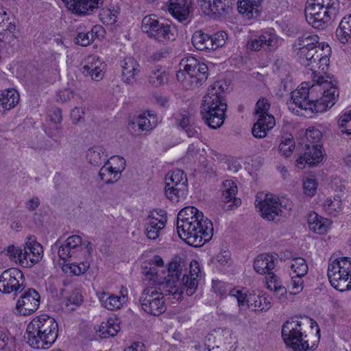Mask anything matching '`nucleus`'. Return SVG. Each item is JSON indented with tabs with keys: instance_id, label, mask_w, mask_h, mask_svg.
Returning a JSON list of instances; mask_svg holds the SVG:
<instances>
[{
	"instance_id": "1",
	"label": "nucleus",
	"mask_w": 351,
	"mask_h": 351,
	"mask_svg": "<svg viewBox=\"0 0 351 351\" xmlns=\"http://www.w3.org/2000/svg\"><path fill=\"white\" fill-rule=\"evenodd\" d=\"M177 232L189 245L200 247L213 235L212 221L194 206H186L177 215Z\"/></svg>"
},
{
	"instance_id": "2",
	"label": "nucleus",
	"mask_w": 351,
	"mask_h": 351,
	"mask_svg": "<svg viewBox=\"0 0 351 351\" xmlns=\"http://www.w3.org/2000/svg\"><path fill=\"white\" fill-rule=\"evenodd\" d=\"M227 85L223 81H216L210 86L202 99L200 113L206 124L212 129L220 128L224 123L227 102Z\"/></svg>"
},
{
	"instance_id": "3",
	"label": "nucleus",
	"mask_w": 351,
	"mask_h": 351,
	"mask_svg": "<svg viewBox=\"0 0 351 351\" xmlns=\"http://www.w3.org/2000/svg\"><path fill=\"white\" fill-rule=\"evenodd\" d=\"M58 335V326L51 317H38L33 319L26 328L23 336L26 343L34 349H48L56 341Z\"/></svg>"
},
{
	"instance_id": "4",
	"label": "nucleus",
	"mask_w": 351,
	"mask_h": 351,
	"mask_svg": "<svg viewBox=\"0 0 351 351\" xmlns=\"http://www.w3.org/2000/svg\"><path fill=\"white\" fill-rule=\"evenodd\" d=\"M315 84L308 87V106L306 110L313 112H323L335 104L339 91L331 82L324 80L323 76H319Z\"/></svg>"
},
{
	"instance_id": "5",
	"label": "nucleus",
	"mask_w": 351,
	"mask_h": 351,
	"mask_svg": "<svg viewBox=\"0 0 351 351\" xmlns=\"http://www.w3.org/2000/svg\"><path fill=\"white\" fill-rule=\"evenodd\" d=\"M338 0H308L305 8L306 20L316 29L326 28L338 13Z\"/></svg>"
},
{
	"instance_id": "6",
	"label": "nucleus",
	"mask_w": 351,
	"mask_h": 351,
	"mask_svg": "<svg viewBox=\"0 0 351 351\" xmlns=\"http://www.w3.org/2000/svg\"><path fill=\"white\" fill-rule=\"evenodd\" d=\"M142 267V274L145 276L143 280L147 281L150 285L158 286L159 290L165 291V294H175L178 292V282L181 276L179 267L180 265L175 262L169 265L167 277H158L156 267L149 264Z\"/></svg>"
},
{
	"instance_id": "7",
	"label": "nucleus",
	"mask_w": 351,
	"mask_h": 351,
	"mask_svg": "<svg viewBox=\"0 0 351 351\" xmlns=\"http://www.w3.org/2000/svg\"><path fill=\"white\" fill-rule=\"evenodd\" d=\"M181 65L184 70L176 73L178 80L181 81L182 86L186 89H194L202 86L208 79V66L199 62L194 57L183 59Z\"/></svg>"
},
{
	"instance_id": "8",
	"label": "nucleus",
	"mask_w": 351,
	"mask_h": 351,
	"mask_svg": "<svg viewBox=\"0 0 351 351\" xmlns=\"http://www.w3.org/2000/svg\"><path fill=\"white\" fill-rule=\"evenodd\" d=\"M141 29L149 38L162 43L176 39L175 27L156 15L145 16L142 20Z\"/></svg>"
},
{
	"instance_id": "9",
	"label": "nucleus",
	"mask_w": 351,
	"mask_h": 351,
	"mask_svg": "<svg viewBox=\"0 0 351 351\" xmlns=\"http://www.w3.org/2000/svg\"><path fill=\"white\" fill-rule=\"evenodd\" d=\"M328 277L331 285L337 290L348 289L351 287V258L341 257L330 261Z\"/></svg>"
},
{
	"instance_id": "10",
	"label": "nucleus",
	"mask_w": 351,
	"mask_h": 351,
	"mask_svg": "<svg viewBox=\"0 0 351 351\" xmlns=\"http://www.w3.org/2000/svg\"><path fill=\"white\" fill-rule=\"evenodd\" d=\"M263 195L261 193L257 196L255 205L263 219L273 221L276 217H285L287 212L291 209L290 204H284L285 199H279L271 194L265 195L264 199H262Z\"/></svg>"
},
{
	"instance_id": "11",
	"label": "nucleus",
	"mask_w": 351,
	"mask_h": 351,
	"mask_svg": "<svg viewBox=\"0 0 351 351\" xmlns=\"http://www.w3.org/2000/svg\"><path fill=\"white\" fill-rule=\"evenodd\" d=\"M302 330V322L299 320H287L282 326V338L286 346L294 351H306L309 349L306 335H304Z\"/></svg>"
},
{
	"instance_id": "12",
	"label": "nucleus",
	"mask_w": 351,
	"mask_h": 351,
	"mask_svg": "<svg viewBox=\"0 0 351 351\" xmlns=\"http://www.w3.org/2000/svg\"><path fill=\"white\" fill-rule=\"evenodd\" d=\"M19 279H22V271L17 268L5 270L0 276V291L4 293H14V300H16V304L12 311L19 316L21 315L22 306V293L19 295L22 292V289L19 290Z\"/></svg>"
},
{
	"instance_id": "13",
	"label": "nucleus",
	"mask_w": 351,
	"mask_h": 351,
	"mask_svg": "<svg viewBox=\"0 0 351 351\" xmlns=\"http://www.w3.org/2000/svg\"><path fill=\"white\" fill-rule=\"evenodd\" d=\"M188 191L186 175L181 169L169 173L166 176L165 195L172 202H178L184 198Z\"/></svg>"
},
{
	"instance_id": "14",
	"label": "nucleus",
	"mask_w": 351,
	"mask_h": 351,
	"mask_svg": "<svg viewBox=\"0 0 351 351\" xmlns=\"http://www.w3.org/2000/svg\"><path fill=\"white\" fill-rule=\"evenodd\" d=\"M158 291L156 287L145 288L139 298L141 308L147 313L159 316L165 312L167 306L162 290ZM163 292H165L163 291Z\"/></svg>"
},
{
	"instance_id": "15",
	"label": "nucleus",
	"mask_w": 351,
	"mask_h": 351,
	"mask_svg": "<svg viewBox=\"0 0 351 351\" xmlns=\"http://www.w3.org/2000/svg\"><path fill=\"white\" fill-rule=\"evenodd\" d=\"M319 40L318 36L309 32L303 33L295 40L293 47L302 64H308V60L322 47L323 43H319Z\"/></svg>"
},
{
	"instance_id": "16",
	"label": "nucleus",
	"mask_w": 351,
	"mask_h": 351,
	"mask_svg": "<svg viewBox=\"0 0 351 351\" xmlns=\"http://www.w3.org/2000/svg\"><path fill=\"white\" fill-rule=\"evenodd\" d=\"M202 11L214 19L225 17L232 11V0H197Z\"/></svg>"
},
{
	"instance_id": "17",
	"label": "nucleus",
	"mask_w": 351,
	"mask_h": 351,
	"mask_svg": "<svg viewBox=\"0 0 351 351\" xmlns=\"http://www.w3.org/2000/svg\"><path fill=\"white\" fill-rule=\"evenodd\" d=\"M43 256V246L36 241L35 237H27L23 246V267H32L40 261Z\"/></svg>"
},
{
	"instance_id": "18",
	"label": "nucleus",
	"mask_w": 351,
	"mask_h": 351,
	"mask_svg": "<svg viewBox=\"0 0 351 351\" xmlns=\"http://www.w3.org/2000/svg\"><path fill=\"white\" fill-rule=\"evenodd\" d=\"M278 36L269 32H265L259 36L250 40L247 43V47L252 51H259L261 48L265 51H272L278 47Z\"/></svg>"
},
{
	"instance_id": "19",
	"label": "nucleus",
	"mask_w": 351,
	"mask_h": 351,
	"mask_svg": "<svg viewBox=\"0 0 351 351\" xmlns=\"http://www.w3.org/2000/svg\"><path fill=\"white\" fill-rule=\"evenodd\" d=\"M237 190V186L233 181L227 180L223 182L221 199L224 203L223 208L225 210H233L241 205V199L236 197Z\"/></svg>"
},
{
	"instance_id": "20",
	"label": "nucleus",
	"mask_w": 351,
	"mask_h": 351,
	"mask_svg": "<svg viewBox=\"0 0 351 351\" xmlns=\"http://www.w3.org/2000/svg\"><path fill=\"white\" fill-rule=\"evenodd\" d=\"M122 80L127 84H133L137 81L140 73V64L132 57H127L121 62Z\"/></svg>"
},
{
	"instance_id": "21",
	"label": "nucleus",
	"mask_w": 351,
	"mask_h": 351,
	"mask_svg": "<svg viewBox=\"0 0 351 351\" xmlns=\"http://www.w3.org/2000/svg\"><path fill=\"white\" fill-rule=\"evenodd\" d=\"M331 53V49L328 45H322V47L313 55L311 60H308V64H304L306 66H311V70H313L315 65H318V68L322 73H326L329 66V56Z\"/></svg>"
},
{
	"instance_id": "22",
	"label": "nucleus",
	"mask_w": 351,
	"mask_h": 351,
	"mask_svg": "<svg viewBox=\"0 0 351 351\" xmlns=\"http://www.w3.org/2000/svg\"><path fill=\"white\" fill-rule=\"evenodd\" d=\"M68 8L78 14H90L103 4V0H66Z\"/></svg>"
},
{
	"instance_id": "23",
	"label": "nucleus",
	"mask_w": 351,
	"mask_h": 351,
	"mask_svg": "<svg viewBox=\"0 0 351 351\" xmlns=\"http://www.w3.org/2000/svg\"><path fill=\"white\" fill-rule=\"evenodd\" d=\"M278 255L276 253L261 254L258 255L254 262V268L256 272L264 274L271 273L278 262Z\"/></svg>"
},
{
	"instance_id": "24",
	"label": "nucleus",
	"mask_w": 351,
	"mask_h": 351,
	"mask_svg": "<svg viewBox=\"0 0 351 351\" xmlns=\"http://www.w3.org/2000/svg\"><path fill=\"white\" fill-rule=\"evenodd\" d=\"M169 11L179 21H185L191 12V0H169Z\"/></svg>"
},
{
	"instance_id": "25",
	"label": "nucleus",
	"mask_w": 351,
	"mask_h": 351,
	"mask_svg": "<svg viewBox=\"0 0 351 351\" xmlns=\"http://www.w3.org/2000/svg\"><path fill=\"white\" fill-rule=\"evenodd\" d=\"M322 148V146L305 144L304 153L299 156L297 162L301 165L308 164L310 167L316 165L322 161L323 158Z\"/></svg>"
},
{
	"instance_id": "26",
	"label": "nucleus",
	"mask_w": 351,
	"mask_h": 351,
	"mask_svg": "<svg viewBox=\"0 0 351 351\" xmlns=\"http://www.w3.org/2000/svg\"><path fill=\"white\" fill-rule=\"evenodd\" d=\"M104 65L96 56H90L82 66V71L84 75L90 76L95 81H99L104 77Z\"/></svg>"
},
{
	"instance_id": "27",
	"label": "nucleus",
	"mask_w": 351,
	"mask_h": 351,
	"mask_svg": "<svg viewBox=\"0 0 351 351\" xmlns=\"http://www.w3.org/2000/svg\"><path fill=\"white\" fill-rule=\"evenodd\" d=\"M258 120L254 123L252 133L256 138H264L267 132L275 125V119L272 114H265L258 116Z\"/></svg>"
},
{
	"instance_id": "28",
	"label": "nucleus",
	"mask_w": 351,
	"mask_h": 351,
	"mask_svg": "<svg viewBox=\"0 0 351 351\" xmlns=\"http://www.w3.org/2000/svg\"><path fill=\"white\" fill-rule=\"evenodd\" d=\"M309 82H303L300 84L298 89L292 91L290 102L287 103L289 109L293 110L294 109L291 106L295 104L300 109L306 110L308 106V93Z\"/></svg>"
},
{
	"instance_id": "29",
	"label": "nucleus",
	"mask_w": 351,
	"mask_h": 351,
	"mask_svg": "<svg viewBox=\"0 0 351 351\" xmlns=\"http://www.w3.org/2000/svg\"><path fill=\"white\" fill-rule=\"evenodd\" d=\"M262 1L263 0H239L237 10L240 14L248 19L256 18L261 12Z\"/></svg>"
},
{
	"instance_id": "30",
	"label": "nucleus",
	"mask_w": 351,
	"mask_h": 351,
	"mask_svg": "<svg viewBox=\"0 0 351 351\" xmlns=\"http://www.w3.org/2000/svg\"><path fill=\"white\" fill-rule=\"evenodd\" d=\"M40 295L33 289L28 288L23 291V315L34 313L40 304Z\"/></svg>"
},
{
	"instance_id": "31",
	"label": "nucleus",
	"mask_w": 351,
	"mask_h": 351,
	"mask_svg": "<svg viewBox=\"0 0 351 351\" xmlns=\"http://www.w3.org/2000/svg\"><path fill=\"white\" fill-rule=\"evenodd\" d=\"M20 100V95L14 88H9L0 92V112L15 107Z\"/></svg>"
},
{
	"instance_id": "32",
	"label": "nucleus",
	"mask_w": 351,
	"mask_h": 351,
	"mask_svg": "<svg viewBox=\"0 0 351 351\" xmlns=\"http://www.w3.org/2000/svg\"><path fill=\"white\" fill-rule=\"evenodd\" d=\"M97 296L102 306L110 311L120 309L125 302V297L124 295L118 296L102 291L98 293Z\"/></svg>"
},
{
	"instance_id": "33",
	"label": "nucleus",
	"mask_w": 351,
	"mask_h": 351,
	"mask_svg": "<svg viewBox=\"0 0 351 351\" xmlns=\"http://www.w3.org/2000/svg\"><path fill=\"white\" fill-rule=\"evenodd\" d=\"M147 79L151 86L159 87L168 82L169 73L162 66H155L150 69Z\"/></svg>"
},
{
	"instance_id": "34",
	"label": "nucleus",
	"mask_w": 351,
	"mask_h": 351,
	"mask_svg": "<svg viewBox=\"0 0 351 351\" xmlns=\"http://www.w3.org/2000/svg\"><path fill=\"white\" fill-rule=\"evenodd\" d=\"M166 221V219L156 218L152 213L149 216L148 221L145 223V233L147 238L152 240L156 239L160 235V230L164 228Z\"/></svg>"
},
{
	"instance_id": "35",
	"label": "nucleus",
	"mask_w": 351,
	"mask_h": 351,
	"mask_svg": "<svg viewBox=\"0 0 351 351\" xmlns=\"http://www.w3.org/2000/svg\"><path fill=\"white\" fill-rule=\"evenodd\" d=\"M308 222L309 228L320 234L326 232L330 224V221L328 219L322 218L316 213L309 215Z\"/></svg>"
},
{
	"instance_id": "36",
	"label": "nucleus",
	"mask_w": 351,
	"mask_h": 351,
	"mask_svg": "<svg viewBox=\"0 0 351 351\" xmlns=\"http://www.w3.org/2000/svg\"><path fill=\"white\" fill-rule=\"evenodd\" d=\"M336 36L340 43L346 44L351 38V14L345 16L336 29Z\"/></svg>"
},
{
	"instance_id": "37",
	"label": "nucleus",
	"mask_w": 351,
	"mask_h": 351,
	"mask_svg": "<svg viewBox=\"0 0 351 351\" xmlns=\"http://www.w3.org/2000/svg\"><path fill=\"white\" fill-rule=\"evenodd\" d=\"M193 45L199 51H210L213 49L210 36L202 30L196 31L192 36Z\"/></svg>"
},
{
	"instance_id": "38",
	"label": "nucleus",
	"mask_w": 351,
	"mask_h": 351,
	"mask_svg": "<svg viewBox=\"0 0 351 351\" xmlns=\"http://www.w3.org/2000/svg\"><path fill=\"white\" fill-rule=\"evenodd\" d=\"M267 287L271 291H274L280 300L287 293V289L282 285L278 277L274 273H269L265 276Z\"/></svg>"
},
{
	"instance_id": "39",
	"label": "nucleus",
	"mask_w": 351,
	"mask_h": 351,
	"mask_svg": "<svg viewBox=\"0 0 351 351\" xmlns=\"http://www.w3.org/2000/svg\"><path fill=\"white\" fill-rule=\"evenodd\" d=\"M104 149L101 147H93L88 149L86 158L91 165L99 166L104 163L106 164V162L107 156H104Z\"/></svg>"
},
{
	"instance_id": "40",
	"label": "nucleus",
	"mask_w": 351,
	"mask_h": 351,
	"mask_svg": "<svg viewBox=\"0 0 351 351\" xmlns=\"http://www.w3.org/2000/svg\"><path fill=\"white\" fill-rule=\"evenodd\" d=\"M247 306L254 311H266L271 308V303L264 295H253L247 300Z\"/></svg>"
},
{
	"instance_id": "41",
	"label": "nucleus",
	"mask_w": 351,
	"mask_h": 351,
	"mask_svg": "<svg viewBox=\"0 0 351 351\" xmlns=\"http://www.w3.org/2000/svg\"><path fill=\"white\" fill-rule=\"evenodd\" d=\"M323 206L328 215L337 216L342 210L341 198L339 195H335L332 199L328 197L324 201Z\"/></svg>"
},
{
	"instance_id": "42",
	"label": "nucleus",
	"mask_w": 351,
	"mask_h": 351,
	"mask_svg": "<svg viewBox=\"0 0 351 351\" xmlns=\"http://www.w3.org/2000/svg\"><path fill=\"white\" fill-rule=\"evenodd\" d=\"M119 173L120 170H115L112 167L104 165L99 172V176L106 184H112L117 180L118 178H116V177Z\"/></svg>"
},
{
	"instance_id": "43",
	"label": "nucleus",
	"mask_w": 351,
	"mask_h": 351,
	"mask_svg": "<svg viewBox=\"0 0 351 351\" xmlns=\"http://www.w3.org/2000/svg\"><path fill=\"white\" fill-rule=\"evenodd\" d=\"M3 26L0 31V40L2 41L11 42L12 38H17L19 37L21 32L19 29H16V25L10 22L5 27Z\"/></svg>"
},
{
	"instance_id": "44",
	"label": "nucleus",
	"mask_w": 351,
	"mask_h": 351,
	"mask_svg": "<svg viewBox=\"0 0 351 351\" xmlns=\"http://www.w3.org/2000/svg\"><path fill=\"white\" fill-rule=\"evenodd\" d=\"M290 267L296 276H304L308 270L306 260L302 257L293 258Z\"/></svg>"
},
{
	"instance_id": "45",
	"label": "nucleus",
	"mask_w": 351,
	"mask_h": 351,
	"mask_svg": "<svg viewBox=\"0 0 351 351\" xmlns=\"http://www.w3.org/2000/svg\"><path fill=\"white\" fill-rule=\"evenodd\" d=\"M136 121L139 129L141 130H151L156 127L157 124V119L152 117V120H151L146 116V113L140 114Z\"/></svg>"
},
{
	"instance_id": "46",
	"label": "nucleus",
	"mask_w": 351,
	"mask_h": 351,
	"mask_svg": "<svg viewBox=\"0 0 351 351\" xmlns=\"http://www.w3.org/2000/svg\"><path fill=\"white\" fill-rule=\"evenodd\" d=\"M295 143L293 137L282 136L279 145V151L285 157H289L293 152Z\"/></svg>"
},
{
	"instance_id": "47",
	"label": "nucleus",
	"mask_w": 351,
	"mask_h": 351,
	"mask_svg": "<svg viewBox=\"0 0 351 351\" xmlns=\"http://www.w3.org/2000/svg\"><path fill=\"white\" fill-rule=\"evenodd\" d=\"M306 144L312 145L322 146L319 143L322 137V132L315 128H309L306 131Z\"/></svg>"
},
{
	"instance_id": "48",
	"label": "nucleus",
	"mask_w": 351,
	"mask_h": 351,
	"mask_svg": "<svg viewBox=\"0 0 351 351\" xmlns=\"http://www.w3.org/2000/svg\"><path fill=\"white\" fill-rule=\"evenodd\" d=\"M182 284L188 295H192L196 291L198 285V279L196 277H189L184 274L182 278Z\"/></svg>"
},
{
	"instance_id": "49",
	"label": "nucleus",
	"mask_w": 351,
	"mask_h": 351,
	"mask_svg": "<svg viewBox=\"0 0 351 351\" xmlns=\"http://www.w3.org/2000/svg\"><path fill=\"white\" fill-rule=\"evenodd\" d=\"M4 252L11 261H14L16 263L19 262V263H22V250L19 247H16L14 244H11L4 249Z\"/></svg>"
},
{
	"instance_id": "50",
	"label": "nucleus",
	"mask_w": 351,
	"mask_h": 351,
	"mask_svg": "<svg viewBox=\"0 0 351 351\" xmlns=\"http://www.w3.org/2000/svg\"><path fill=\"white\" fill-rule=\"evenodd\" d=\"M66 244L72 250H74V254H77V252L82 251V239L78 235H72L67 238Z\"/></svg>"
},
{
	"instance_id": "51",
	"label": "nucleus",
	"mask_w": 351,
	"mask_h": 351,
	"mask_svg": "<svg viewBox=\"0 0 351 351\" xmlns=\"http://www.w3.org/2000/svg\"><path fill=\"white\" fill-rule=\"evenodd\" d=\"M227 36V34L223 31L218 32L210 36L211 46L213 47L211 50H215L223 46L226 43Z\"/></svg>"
},
{
	"instance_id": "52",
	"label": "nucleus",
	"mask_w": 351,
	"mask_h": 351,
	"mask_svg": "<svg viewBox=\"0 0 351 351\" xmlns=\"http://www.w3.org/2000/svg\"><path fill=\"white\" fill-rule=\"evenodd\" d=\"M302 277L303 276L296 275L291 277L289 285V289H291V294L296 295L302 291L304 288V280L302 279Z\"/></svg>"
},
{
	"instance_id": "53",
	"label": "nucleus",
	"mask_w": 351,
	"mask_h": 351,
	"mask_svg": "<svg viewBox=\"0 0 351 351\" xmlns=\"http://www.w3.org/2000/svg\"><path fill=\"white\" fill-rule=\"evenodd\" d=\"M317 188V182L315 179L308 178L304 182V193L308 197H313L315 194Z\"/></svg>"
},
{
	"instance_id": "54",
	"label": "nucleus",
	"mask_w": 351,
	"mask_h": 351,
	"mask_svg": "<svg viewBox=\"0 0 351 351\" xmlns=\"http://www.w3.org/2000/svg\"><path fill=\"white\" fill-rule=\"evenodd\" d=\"M201 147L202 143L199 141L190 144L187 149L186 155L193 158H196L198 156H202L204 150Z\"/></svg>"
},
{
	"instance_id": "55",
	"label": "nucleus",
	"mask_w": 351,
	"mask_h": 351,
	"mask_svg": "<svg viewBox=\"0 0 351 351\" xmlns=\"http://www.w3.org/2000/svg\"><path fill=\"white\" fill-rule=\"evenodd\" d=\"M270 104L265 98L260 99L256 104V114L258 116L269 114L268 110L269 109Z\"/></svg>"
},
{
	"instance_id": "56",
	"label": "nucleus",
	"mask_w": 351,
	"mask_h": 351,
	"mask_svg": "<svg viewBox=\"0 0 351 351\" xmlns=\"http://www.w3.org/2000/svg\"><path fill=\"white\" fill-rule=\"evenodd\" d=\"M49 117L51 123L55 124L56 130L57 131L61 130L60 123L62 119L61 109L59 108H55L49 114Z\"/></svg>"
},
{
	"instance_id": "57",
	"label": "nucleus",
	"mask_w": 351,
	"mask_h": 351,
	"mask_svg": "<svg viewBox=\"0 0 351 351\" xmlns=\"http://www.w3.org/2000/svg\"><path fill=\"white\" fill-rule=\"evenodd\" d=\"M99 18L103 23L108 25L114 23L116 22L117 16L110 10L103 9L99 12Z\"/></svg>"
},
{
	"instance_id": "58",
	"label": "nucleus",
	"mask_w": 351,
	"mask_h": 351,
	"mask_svg": "<svg viewBox=\"0 0 351 351\" xmlns=\"http://www.w3.org/2000/svg\"><path fill=\"white\" fill-rule=\"evenodd\" d=\"M93 34L79 33L75 38V43L82 47L88 46L93 41Z\"/></svg>"
},
{
	"instance_id": "59",
	"label": "nucleus",
	"mask_w": 351,
	"mask_h": 351,
	"mask_svg": "<svg viewBox=\"0 0 351 351\" xmlns=\"http://www.w3.org/2000/svg\"><path fill=\"white\" fill-rule=\"evenodd\" d=\"M178 125L184 130L185 128L193 123V116L185 112L181 114V118L178 119Z\"/></svg>"
},
{
	"instance_id": "60",
	"label": "nucleus",
	"mask_w": 351,
	"mask_h": 351,
	"mask_svg": "<svg viewBox=\"0 0 351 351\" xmlns=\"http://www.w3.org/2000/svg\"><path fill=\"white\" fill-rule=\"evenodd\" d=\"M73 252L74 250H71L67 245L65 244L64 245L59 247L58 254L61 259L65 260L68 257H77V254H75Z\"/></svg>"
},
{
	"instance_id": "61",
	"label": "nucleus",
	"mask_w": 351,
	"mask_h": 351,
	"mask_svg": "<svg viewBox=\"0 0 351 351\" xmlns=\"http://www.w3.org/2000/svg\"><path fill=\"white\" fill-rule=\"evenodd\" d=\"M230 296L235 297L237 300L238 305L241 306L244 305L246 302V294L243 293L241 290L236 289L234 288L230 289L229 290V293Z\"/></svg>"
},
{
	"instance_id": "62",
	"label": "nucleus",
	"mask_w": 351,
	"mask_h": 351,
	"mask_svg": "<svg viewBox=\"0 0 351 351\" xmlns=\"http://www.w3.org/2000/svg\"><path fill=\"white\" fill-rule=\"evenodd\" d=\"M67 300L71 304H74L75 306H78L82 304L83 301V297L77 289H75L68 297Z\"/></svg>"
},
{
	"instance_id": "63",
	"label": "nucleus",
	"mask_w": 351,
	"mask_h": 351,
	"mask_svg": "<svg viewBox=\"0 0 351 351\" xmlns=\"http://www.w3.org/2000/svg\"><path fill=\"white\" fill-rule=\"evenodd\" d=\"M171 52V49L169 47H164L158 51H156L151 56V59L153 61H160L167 56Z\"/></svg>"
},
{
	"instance_id": "64",
	"label": "nucleus",
	"mask_w": 351,
	"mask_h": 351,
	"mask_svg": "<svg viewBox=\"0 0 351 351\" xmlns=\"http://www.w3.org/2000/svg\"><path fill=\"white\" fill-rule=\"evenodd\" d=\"M62 270L66 273L70 272L75 276L81 274L80 269H79L78 263H77L64 264L62 267Z\"/></svg>"
}]
</instances>
